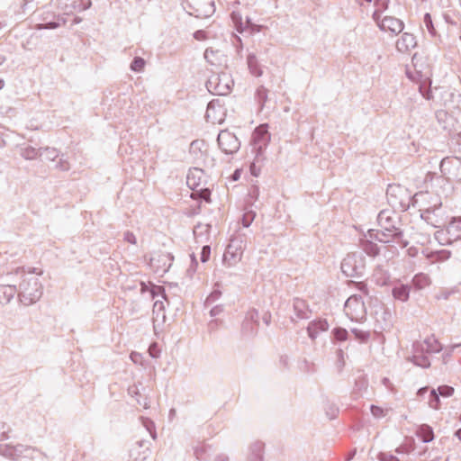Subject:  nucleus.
<instances>
[{"label":"nucleus","instance_id":"nucleus-40","mask_svg":"<svg viewBox=\"0 0 461 461\" xmlns=\"http://www.w3.org/2000/svg\"><path fill=\"white\" fill-rule=\"evenodd\" d=\"M324 410H325V414L326 416L330 419V420H334L338 417L339 413V407L333 403V402H328L326 404H325V407H324Z\"/></svg>","mask_w":461,"mask_h":461},{"label":"nucleus","instance_id":"nucleus-62","mask_svg":"<svg viewBox=\"0 0 461 461\" xmlns=\"http://www.w3.org/2000/svg\"><path fill=\"white\" fill-rule=\"evenodd\" d=\"M9 427L5 423L0 421V440L7 438V433L9 432Z\"/></svg>","mask_w":461,"mask_h":461},{"label":"nucleus","instance_id":"nucleus-6","mask_svg":"<svg viewBox=\"0 0 461 461\" xmlns=\"http://www.w3.org/2000/svg\"><path fill=\"white\" fill-rule=\"evenodd\" d=\"M207 90L215 95H228L233 86V80L227 73L213 74L206 81Z\"/></svg>","mask_w":461,"mask_h":461},{"label":"nucleus","instance_id":"nucleus-7","mask_svg":"<svg viewBox=\"0 0 461 461\" xmlns=\"http://www.w3.org/2000/svg\"><path fill=\"white\" fill-rule=\"evenodd\" d=\"M217 142L221 150L227 155L235 154L240 148L239 139L228 130H222L219 132Z\"/></svg>","mask_w":461,"mask_h":461},{"label":"nucleus","instance_id":"nucleus-5","mask_svg":"<svg viewBox=\"0 0 461 461\" xmlns=\"http://www.w3.org/2000/svg\"><path fill=\"white\" fill-rule=\"evenodd\" d=\"M184 9L196 18H207L215 12L213 0H182Z\"/></svg>","mask_w":461,"mask_h":461},{"label":"nucleus","instance_id":"nucleus-31","mask_svg":"<svg viewBox=\"0 0 461 461\" xmlns=\"http://www.w3.org/2000/svg\"><path fill=\"white\" fill-rule=\"evenodd\" d=\"M361 248L369 257L375 258L380 253V248L372 240H361Z\"/></svg>","mask_w":461,"mask_h":461},{"label":"nucleus","instance_id":"nucleus-23","mask_svg":"<svg viewBox=\"0 0 461 461\" xmlns=\"http://www.w3.org/2000/svg\"><path fill=\"white\" fill-rule=\"evenodd\" d=\"M411 285L408 284L397 283L392 288V295L394 300L405 303L410 298Z\"/></svg>","mask_w":461,"mask_h":461},{"label":"nucleus","instance_id":"nucleus-30","mask_svg":"<svg viewBox=\"0 0 461 461\" xmlns=\"http://www.w3.org/2000/svg\"><path fill=\"white\" fill-rule=\"evenodd\" d=\"M247 64L249 72L255 77H261L263 71L258 61L257 56L254 53H249L247 57Z\"/></svg>","mask_w":461,"mask_h":461},{"label":"nucleus","instance_id":"nucleus-63","mask_svg":"<svg viewBox=\"0 0 461 461\" xmlns=\"http://www.w3.org/2000/svg\"><path fill=\"white\" fill-rule=\"evenodd\" d=\"M390 0H375V8L385 11L388 8Z\"/></svg>","mask_w":461,"mask_h":461},{"label":"nucleus","instance_id":"nucleus-36","mask_svg":"<svg viewBox=\"0 0 461 461\" xmlns=\"http://www.w3.org/2000/svg\"><path fill=\"white\" fill-rule=\"evenodd\" d=\"M267 93L268 90L264 86H258L256 90L255 98L259 104L260 109L264 107L266 102L267 101Z\"/></svg>","mask_w":461,"mask_h":461},{"label":"nucleus","instance_id":"nucleus-28","mask_svg":"<svg viewBox=\"0 0 461 461\" xmlns=\"http://www.w3.org/2000/svg\"><path fill=\"white\" fill-rule=\"evenodd\" d=\"M265 444L261 441H256L249 447V461H263Z\"/></svg>","mask_w":461,"mask_h":461},{"label":"nucleus","instance_id":"nucleus-15","mask_svg":"<svg viewBox=\"0 0 461 461\" xmlns=\"http://www.w3.org/2000/svg\"><path fill=\"white\" fill-rule=\"evenodd\" d=\"M404 29V23L394 16H384L381 21L380 30L391 32L393 35L401 33Z\"/></svg>","mask_w":461,"mask_h":461},{"label":"nucleus","instance_id":"nucleus-13","mask_svg":"<svg viewBox=\"0 0 461 461\" xmlns=\"http://www.w3.org/2000/svg\"><path fill=\"white\" fill-rule=\"evenodd\" d=\"M231 18L234 23L235 29L240 33H243L244 32L248 31L249 32V33L252 34L259 32L261 30V26L254 23L249 17H247L245 23H243L241 15L240 14L232 12Z\"/></svg>","mask_w":461,"mask_h":461},{"label":"nucleus","instance_id":"nucleus-24","mask_svg":"<svg viewBox=\"0 0 461 461\" xmlns=\"http://www.w3.org/2000/svg\"><path fill=\"white\" fill-rule=\"evenodd\" d=\"M411 284L415 291H420L431 285V279L428 274L420 272L413 276Z\"/></svg>","mask_w":461,"mask_h":461},{"label":"nucleus","instance_id":"nucleus-21","mask_svg":"<svg viewBox=\"0 0 461 461\" xmlns=\"http://www.w3.org/2000/svg\"><path fill=\"white\" fill-rule=\"evenodd\" d=\"M293 308L297 319L306 320L312 315V310L306 301L301 298H294L293 301Z\"/></svg>","mask_w":461,"mask_h":461},{"label":"nucleus","instance_id":"nucleus-59","mask_svg":"<svg viewBox=\"0 0 461 461\" xmlns=\"http://www.w3.org/2000/svg\"><path fill=\"white\" fill-rule=\"evenodd\" d=\"M242 330H251L252 333H256L258 330V325L249 322V320H245L242 323Z\"/></svg>","mask_w":461,"mask_h":461},{"label":"nucleus","instance_id":"nucleus-19","mask_svg":"<svg viewBox=\"0 0 461 461\" xmlns=\"http://www.w3.org/2000/svg\"><path fill=\"white\" fill-rule=\"evenodd\" d=\"M67 20L64 16L54 15L50 12L42 14V23L39 24V29H57L66 24Z\"/></svg>","mask_w":461,"mask_h":461},{"label":"nucleus","instance_id":"nucleus-53","mask_svg":"<svg viewBox=\"0 0 461 461\" xmlns=\"http://www.w3.org/2000/svg\"><path fill=\"white\" fill-rule=\"evenodd\" d=\"M436 391L442 397H450L454 393V388L447 384L438 386Z\"/></svg>","mask_w":461,"mask_h":461},{"label":"nucleus","instance_id":"nucleus-14","mask_svg":"<svg viewBox=\"0 0 461 461\" xmlns=\"http://www.w3.org/2000/svg\"><path fill=\"white\" fill-rule=\"evenodd\" d=\"M149 442L147 440H139L132 445L129 455L133 461H144L149 456Z\"/></svg>","mask_w":461,"mask_h":461},{"label":"nucleus","instance_id":"nucleus-27","mask_svg":"<svg viewBox=\"0 0 461 461\" xmlns=\"http://www.w3.org/2000/svg\"><path fill=\"white\" fill-rule=\"evenodd\" d=\"M447 241L461 239V222L456 217H453L447 227Z\"/></svg>","mask_w":461,"mask_h":461},{"label":"nucleus","instance_id":"nucleus-11","mask_svg":"<svg viewBox=\"0 0 461 461\" xmlns=\"http://www.w3.org/2000/svg\"><path fill=\"white\" fill-rule=\"evenodd\" d=\"M1 454L6 457H9L14 461H20V458H22V456L23 452L30 454V453H35L38 456L39 454L37 453V448L24 446V445H5L1 447L0 448Z\"/></svg>","mask_w":461,"mask_h":461},{"label":"nucleus","instance_id":"nucleus-42","mask_svg":"<svg viewBox=\"0 0 461 461\" xmlns=\"http://www.w3.org/2000/svg\"><path fill=\"white\" fill-rule=\"evenodd\" d=\"M351 332L355 336V339L358 340L360 343L367 342L370 338V332L366 330L353 328L351 329Z\"/></svg>","mask_w":461,"mask_h":461},{"label":"nucleus","instance_id":"nucleus-35","mask_svg":"<svg viewBox=\"0 0 461 461\" xmlns=\"http://www.w3.org/2000/svg\"><path fill=\"white\" fill-rule=\"evenodd\" d=\"M331 334L333 342H344L348 339V331L342 327L334 328Z\"/></svg>","mask_w":461,"mask_h":461},{"label":"nucleus","instance_id":"nucleus-61","mask_svg":"<svg viewBox=\"0 0 461 461\" xmlns=\"http://www.w3.org/2000/svg\"><path fill=\"white\" fill-rule=\"evenodd\" d=\"M128 393H129V395L135 398L136 400H137V398H140L141 395L140 393L139 387L136 384H133L128 388Z\"/></svg>","mask_w":461,"mask_h":461},{"label":"nucleus","instance_id":"nucleus-46","mask_svg":"<svg viewBox=\"0 0 461 461\" xmlns=\"http://www.w3.org/2000/svg\"><path fill=\"white\" fill-rule=\"evenodd\" d=\"M429 404L434 410H438L440 407L439 394L437 393L435 389H432L430 391L429 396Z\"/></svg>","mask_w":461,"mask_h":461},{"label":"nucleus","instance_id":"nucleus-55","mask_svg":"<svg viewBox=\"0 0 461 461\" xmlns=\"http://www.w3.org/2000/svg\"><path fill=\"white\" fill-rule=\"evenodd\" d=\"M164 303L162 301L157 300L155 301L153 304V314H157V317H158L159 312H162V319L163 321L166 319L165 313H164Z\"/></svg>","mask_w":461,"mask_h":461},{"label":"nucleus","instance_id":"nucleus-17","mask_svg":"<svg viewBox=\"0 0 461 461\" xmlns=\"http://www.w3.org/2000/svg\"><path fill=\"white\" fill-rule=\"evenodd\" d=\"M329 323L326 319L318 318L309 322L306 330L309 338L314 340L320 333L329 330Z\"/></svg>","mask_w":461,"mask_h":461},{"label":"nucleus","instance_id":"nucleus-58","mask_svg":"<svg viewBox=\"0 0 461 461\" xmlns=\"http://www.w3.org/2000/svg\"><path fill=\"white\" fill-rule=\"evenodd\" d=\"M379 461H400V459L389 453L380 452L377 456Z\"/></svg>","mask_w":461,"mask_h":461},{"label":"nucleus","instance_id":"nucleus-9","mask_svg":"<svg viewBox=\"0 0 461 461\" xmlns=\"http://www.w3.org/2000/svg\"><path fill=\"white\" fill-rule=\"evenodd\" d=\"M242 255V241L237 239H232L224 251L222 258L223 264L229 267H232L241 259Z\"/></svg>","mask_w":461,"mask_h":461},{"label":"nucleus","instance_id":"nucleus-48","mask_svg":"<svg viewBox=\"0 0 461 461\" xmlns=\"http://www.w3.org/2000/svg\"><path fill=\"white\" fill-rule=\"evenodd\" d=\"M221 296V291L219 288L214 287L210 294L206 297L204 304L205 306L210 305L216 302Z\"/></svg>","mask_w":461,"mask_h":461},{"label":"nucleus","instance_id":"nucleus-1","mask_svg":"<svg viewBox=\"0 0 461 461\" xmlns=\"http://www.w3.org/2000/svg\"><path fill=\"white\" fill-rule=\"evenodd\" d=\"M43 271L35 267H29L25 272L24 267L16 269L15 274L20 275L21 280L16 285L18 301L24 306H30L37 303L43 294V286L36 274L41 276Z\"/></svg>","mask_w":461,"mask_h":461},{"label":"nucleus","instance_id":"nucleus-12","mask_svg":"<svg viewBox=\"0 0 461 461\" xmlns=\"http://www.w3.org/2000/svg\"><path fill=\"white\" fill-rule=\"evenodd\" d=\"M428 352L425 350L424 343L415 341L412 344V356L409 358L415 366L429 368L430 361L428 357Z\"/></svg>","mask_w":461,"mask_h":461},{"label":"nucleus","instance_id":"nucleus-8","mask_svg":"<svg viewBox=\"0 0 461 461\" xmlns=\"http://www.w3.org/2000/svg\"><path fill=\"white\" fill-rule=\"evenodd\" d=\"M271 140V135L267 129V124H261L257 127L251 137L250 144L252 151H261L265 153Z\"/></svg>","mask_w":461,"mask_h":461},{"label":"nucleus","instance_id":"nucleus-60","mask_svg":"<svg viewBox=\"0 0 461 461\" xmlns=\"http://www.w3.org/2000/svg\"><path fill=\"white\" fill-rule=\"evenodd\" d=\"M215 103H219V100H212V101L209 102V104L207 105V110H206V114H205L207 121H210V118L212 116V113L214 112Z\"/></svg>","mask_w":461,"mask_h":461},{"label":"nucleus","instance_id":"nucleus-4","mask_svg":"<svg viewBox=\"0 0 461 461\" xmlns=\"http://www.w3.org/2000/svg\"><path fill=\"white\" fill-rule=\"evenodd\" d=\"M341 271L348 277H361L366 271V257L362 252H352L341 262Z\"/></svg>","mask_w":461,"mask_h":461},{"label":"nucleus","instance_id":"nucleus-22","mask_svg":"<svg viewBox=\"0 0 461 461\" xmlns=\"http://www.w3.org/2000/svg\"><path fill=\"white\" fill-rule=\"evenodd\" d=\"M140 285L141 294L149 292L152 299L161 296L163 299L167 300L166 291L163 286L154 285L151 282L146 283L144 281H140Z\"/></svg>","mask_w":461,"mask_h":461},{"label":"nucleus","instance_id":"nucleus-43","mask_svg":"<svg viewBox=\"0 0 461 461\" xmlns=\"http://www.w3.org/2000/svg\"><path fill=\"white\" fill-rule=\"evenodd\" d=\"M211 191L209 188H201L194 192V199L211 203Z\"/></svg>","mask_w":461,"mask_h":461},{"label":"nucleus","instance_id":"nucleus-10","mask_svg":"<svg viewBox=\"0 0 461 461\" xmlns=\"http://www.w3.org/2000/svg\"><path fill=\"white\" fill-rule=\"evenodd\" d=\"M439 168L443 175H449L454 180L461 183V158H444L440 161Z\"/></svg>","mask_w":461,"mask_h":461},{"label":"nucleus","instance_id":"nucleus-56","mask_svg":"<svg viewBox=\"0 0 461 461\" xmlns=\"http://www.w3.org/2000/svg\"><path fill=\"white\" fill-rule=\"evenodd\" d=\"M211 256V247L209 245H204L202 248L200 253V259L203 263H206L210 259Z\"/></svg>","mask_w":461,"mask_h":461},{"label":"nucleus","instance_id":"nucleus-25","mask_svg":"<svg viewBox=\"0 0 461 461\" xmlns=\"http://www.w3.org/2000/svg\"><path fill=\"white\" fill-rule=\"evenodd\" d=\"M16 293V285H0V304L9 303Z\"/></svg>","mask_w":461,"mask_h":461},{"label":"nucleus","instance_id":"nucleus-38","mask_svg":"<svg viewBox=\"0 0 461 461\" xmlns=\"http://www.w3.org/2000/svg\"><path fill=\"white\" fill-rule=\"evenodd\" d=\"M458 293V290L456 288H441L438 292H437L434 295L435 299L439 300H448L452 295Z\"/></svg>","mask_w":461,"mask_h":461},{"label":"nucleus","instance_id":"nucleus-16","mask_svg":"<svg viewBox=\"0 0 461 461\" xmlns=\"http://www.w3.org/2000/svg\"><path fill=\"white\" fill-rule=\"evenodd\" d=\"M416 46V38L410 32H403L395 44L397 51L402 54H409Z\"/></svg>","mask_w":461,"mask_h":461},{"label":"nucleus","instance_id":"nucleus-2","mask_svg":"<svg viewBox=\"0 0 461 461\" xmlns=\"http://www.w3.org/2000/svg\"><path fill=\"white\" fill-rule=\"evenodd\" d=\"M393 215L394 212L390 210H382L377 216V221L382 230L371 229L367 231L368 237L381 243L396 240L401 248H406L409 241L403 239V230L396 226V219Z\"/></svg>","mask_w":461,"mask_h":461},{"label":"nucleus","instance_id":"nucleus-34","mask_svg":"<svg viewBox=\"0 0 461 461\" xmlns=\"http://www.w3.org/2000/svg\"><path fill=\"white\" fill-rule=\"evenodd\" d=\"M419 92L426 100H432L434 95L431 90V81L426 79L419 85Z\"/></svg>","mask_w":461,"mask_h":461},{"label":"nucleus","instance_id":"nucleus-47","mask_svg":"<svg viewBox=\"0 0 461 461\" xmlns=\"http://www.w3.org/2000/svg\"><path fill=\"white\" fill-rule=\"evenodd\" d=\"M415 449V442L413 439L410 443H405L401 446H399L395 452L398 454H410Z\"/></svg>","mask_w":461,"mask_h":461},{"label":"nucleus","instance_id":"nucleus-33","mask_svg":"<svg viewBox=\"0 0 461 461\" xmlns=\"http://www.w3.org/2000/svg\"><path fill=\"white\" fill-rule=\"evenodd\" d=\"M41 149L42 148L36 149L32 146H26L21 148L20 154L24 159L32 160L37 158L40 156H42Z\"/></svg>","mask_w":461,"mask_h":461},{"label":"nucleus","instance_id":"nucleus-3","mask_svg":"<svg viewBox=\"0 0 461 461\" xmlns=\"http://www.w3.org/2000/svg\"><path fill=\"white\" fill-rule=\"evenodd\" d=\"M386 197L394 213L396 211L406 212L410 208V192L401 185H388Z\"/></svg>","mask_w":461,"mask_h":461},{"label":"nucleus","instance_id":"nucleus-49","mask_svg":"<svg viewBox=\"0 0 461 461\" xmlns=\"http://www.w3.org/2000/svg\"><path fill=\"white\" fill-rule=\"evenodd\" d=\"M55 168L63 172H67L70 169V164L63 154L59 157V161L56 163Z\"/></svg>","mask_w":461,"mask_h":461},{"label":"nucleus","instance_id":"nucleus-50","mask_svg":"<svg viewBox=\"0 0 461 461\" xmlns=\"http://www.w3.org/2000/svg\"><path fill=\"white\" fill-rule=\"evenodd\" d=\"M255 217H256V212L253 211H249V212H245L241 218V223H242L243 227H245V228L249 227L251 225V223L253 222Z\"/></svg>","mask_w":461,"mask_h":461},{"label":"nucleus","instance_id":"nucleus-26","mask_svg":"<svg viewBox=\"0 0 461 461\" xmlns=\"http://www.w3.org/2000/svg\"><path fill=\"white\" fill-rule=\"evenodd\" d=\"M254 159L249 166V172L253 176L258 177L261 173V168L266 160L265 153L261 151H252Z\"/></svg>","mask_w":461,"mask_h":461},{"label":"nucleus","instance_id":"nucleus-54","mask_svg":"<svg viewBox=\"0 0 461 461\" xmlns=\"http://www.w3.org/2000/svg\"><path fill=\"white\" fill-rule=\"evenodd\" d=\"M370 411H371L372 415L376 419L383 418L386 415L385 410H384L382 407L375 405V404L370 405Z\"/></svg>","mask_w":461,"mask_h":461},{"label":"nucleus","instance_id":"nucleus-20","mask_svg":"<svg viewBox=\"0 0 461 461\" xmlns=\"http://www.w3.org/2000/svg\"><path fill=\"white\" fill-rule=\"evenodd\" d=\"M438 200V203L433 204L432 206H429V207H425V208H422V207H420V218L426 221L428 224H430L431 226H433L434 228H438L439 227V225L438 224V221L435 219L434 216H432V214L435 213V212L439 209L442 205L440 200L438 198H437Z\"/></svg>","mask_w":461,"mask_h":461},{"label":"nucleus","instance_id":"nucleus-37","mask_svg":"<svg viewBox=\"0 0 461 461\" xmlns=\"http://www.w3.org/2000/svg\"><path fill=\"white\" fill-rule=\"evenodd\" d=\"M146 66V61L143 58L136 56L133 58L130 64V68L131 71L135 73H140L144 70V68Z\"/></svg>","mask_w":461,"mask_h":461},{"label":"nucleus","instance_id":"nucleus-45","mask_svg":"<svg viewBox=\"0 0 461 461\" xmlns=\"http://www.w3.org/2000/svg\"><path fill=\"white\" fill-rule=\"evenodd\" d=\"M41 152L42 156L50 161H54L56 158H59V151L55 148L46 147L41 149Z\"/></svg>","mask_w":461,"mask_h":461},{"label":"nucleus","instance_id":"nucleus-32","mask_svg":"<svg viewBox=\"0 0 461 461\" xmlns=\"http://www.w3.org/2000/svg\"><path fill=\"white\" fill-rule=\"evenodd\" d=\"M421 343H424L425 350L428 353H438L442 350V345L434 336L427 338Z\"/></svg>","mask_w":461,"mask_h":461},{"label":"nucleus","instance_id":"nucleus-51","mask_svg":"<svg viewBox=\"0 0 461 461\" xmlns=\"http://www.w3.org/2000/svg\"><path fill=\"white\" fill-rule=\"evenodd\" d=\"M336 367L338 372L340 373L345 366V359H344V351L341 348L337 349L336 351Z\"/></svg>","mask_w":461,"mask_h":461},{"label":"nucleus","instance_id":"nucleus-41","mask_svg":"<svg viewBox=\"0 0 461 461\" xmlns=\"http://www.w3.org/2000/svg\"><path fill=\"white\" fill-rule=\"evenodd\" d=\"M423 23L426 29L428 30L429 33L431 37L437 36V30L434 27L433 21L431 14L429 13H426L423 16Z\"/></svg>","mask_w":461,"mask_h":461},{"label":"nucleus","instance_id":"nucleus-57","mask_svg":"<svg viewBox=\"0 0 461 461\" xmlns=\"http://www.w3.org/2000/svg\"><path fill=\"white\" fill-rule=\"evenodd\" d=\"M258 318H259L258 312L256 309H252L247 313L245 320H249V322H252L258 326V324H259Z\"/></svg>","mask_w":461,"mask_h":461},{"label":"nucleus","instance_id":"nucleus-64","mask_svg":"<svg viewBox=\"0 0 461 461\" xmlns=\"http://www.w3.org/2000/svg\"><path fill=\"white\" fill-rule=\"evenodd\" d=\"M384 11H382V10H379L377 8H375V12L373 13L372 14V18L373 20L376 23L377 26L380 28V25H381V21H382V14L384 13Z\"/></svg>","mask_w":461,"mask_h":461},{"label":"nucleus","instance_id":"nucleus-18","mask_svg":"<svg viewBox=\"0 0 461 461\" xmlns=\"http://www.w3.org/2000/svg\"><path fill=\"white\" fill-rule=\"evenodd\" d=\"M344 309L347 316L351 320H357V311H364V303L361 301V297H357V295L350 296L345 303Z\"/></svg>","mask_w":461,"mask_h":461},{"label":"nucleus","instance_id":"nucleus-29","mask_svg":"<svg viewBox=\"0 0 461 461\" xmlns=\"http://www.w3.org/2000/svg\"><path fill=\"white\" fill-rule=\"evenodd\" d=\"M416 435L423 443H429L434 439L433 429L428 424L420 425L416 430Z\"/></svg>","mask_w":461,"mask_h":461},{"label":"nucleus","instance_id":"nucleus-39","mask_svg":"<svg viewBox=\"0 0 461 461\" xmlns=\"http://www.w3.org/2000/svg\"><path fill=\"white\" fill-rule=\"evenodd\" d=\"M195 173L202 175L203 170L194 168V171H190L188 173L186 179L187 185L193 190H195L199 185V183L196 181L197 177L195 176Z\"/></svg>","mask_w":461,"mask_h":461},{"label":"nucleus","instance_id":"nucleus-52","mask_svg":"<svg viewBox=\"0 0 461 461\" xmlns=\"http://www.w3.org/2000/svg\"><path fill=\"white\" fill-rule=\"evenodd\" d=\"M429 195V193L428 192H418L416 193L414 195H411L410 194V206H413V207H416V206H420L419 204V199L420 198H423L424 200H426L427 196Z\"/></svg>","mask_w":461,"mask_h":461},{"label":"nucleus","instance_id":"nucleus-44","mask_svg":"<svg viewBox=\"0 0 461 461\" xmlns=\"http://www.w3.org/2000/svg\"><path fill=\"white\" fill-rule=\"evenodd\" d=\"M37 453L39 454L40 456H38L35 453L27 454L23 452L22 458H20V461H44V454L39 449H37Z\"/></svg>","mask_w":461,"mask_h":461}]
</instances>
